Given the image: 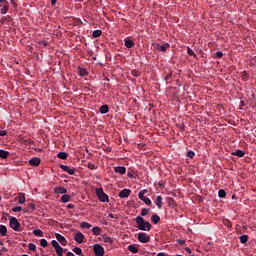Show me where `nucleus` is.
<instances>
[{"instance_id": "8fccbe9b", "label": "nucleus", "mask_w": 256, "mask_h": 256, "mask_svg": "<svg viewBox=\"0 0 256 256\" xmlns=\"http://www.w3.org/2000/svg\"><path fill=\"white\" fill-rule=\"evenodd\" d=\"M176 242H177L178 244H180V246H183V245H185V243H186L185 240H181V239L176 240Z\"/></svg>"}, {"instance_id": "7c9ffc66", "label": "nucleus", "mask_w": 256, "mask_h": 256, "mask_svg": "<svg viewBox=\"0 0 256 256\" xmlns=\"http://www.w3.org/2000/svg\"><path fill=\"white\" fill-rule=\"evenodd\" d=\"M70 195H63L61 198L62 203H69L70 202Z\"/></svg>"}, {"instance_id": "b1692460", "label": "nucleus", "mask_w": 256, "mask_h": 256, "mask_svg": "<svg viewBox=\"0 0 256 256\" xmlns=\"http://www.w3.org/2000/svg\"><path fill=\"white\" fill-rule=\"evenodd\" d=\"M65 251H67V249H63L62 247L55 248L56 256H63V252Z\"/></svg>"}, {"instance_id": "0e129e2a", "label": "nucleus", "mask_w": 256, "mask_h": 256, "mask_svg": "<svg viewBox=\"0 0 256 256\" xmlns=\"http://www.w3.org/2000/svg\"><path fill=\"white\" fill-rule=\"evenodd\" d=\"M157 256H164V253L163 252H159V253H157Z\"/></svg>"}, {"instance_id": "c9c22d12", "label": "nucleus", "mask_w": 256, "mask_h": 256, "mask_svg": "<svg viewBox=\"0 0 256 256\" xmlns=\"http://www.w3.org/2000/svg\"><path fill=\"white\" fill-rule=\"evenodd\" d=\"M218 196H219V198H221V199L226 198V191L223 190V189L219 190Z\"/></svg>"}, {"instance_id": "ddd939ff", "label": "nucleus", "mask_w": 256, "mask_h": 256, "mask_svg": "<svg viewBox=\"0 0 256 256\" xmlns=\"http://www.w3.org/2000/svg\"><path fill=\"white\" fill-rule=\"evenodd\" d=\"M155 203H156L157 209H159V210L163 209V197L162 196H157Z\"/></svg>"}, {"instance_id": "864d4df0", "label": "nucleus", "mask_w": 256, "mask_h": 256, "mask_svg": "<svg viewBox=\"0 0 256 256\" xmlns=\"http://www.w3.org/2000/svg\"><path fill=\"white\" fill-rule=\"evenodd\" d=\"M75 205L74 204H67V209H74Z\"/></svg>"}, {"instance_id": "69168bd1", "label": "nucleus", "mask_w": 256, "mask_h": 256, "mask_svg": "<svg viewBox=\"0 0 256 256\" xmlns=\"http://www.w3.org/2000/svg\"><path fill=\"white\" fill-rule=\"evenodd\" d=\"M2 251L6 252V251H7V249H6L5 247H2Z\"/></svg>"}, {"instance_id": "37998d69", "label": "nucleus", "mask_w": 256, "mask_h": 256, "mask_svg": "<svg viewBox=\"0 0 256 256\" xmlns=\"http://www.w3.org/2000/svg\"><path fill=\"white\" fill-rule=\"evenodd\" d=\"M133 77L137 78L140 76V73L138 70L133 69L130 73Z\"/></svg>"}, {"instance_id": "a878e982", "label": "nucleus", "mask_w": 256, "mask_h": 256, "mask_svg": "<svg viewBox=\"0 0 256 256\" xmlns=\"http://www.w3.org/2000/svg\"><path fill=\"white\" fill-rule=\"evenodd\" d=\"M103 241H104V243H107V244H110V245L113 244V239L109 236H106V235L103 236Z\"/></svg>"}, {"instance_id": "473e14b6", "label": "nucleus", "mask_w": 256, "mask_h": 256, "mask_svg": "<svg viewBox=\"0 0 256 256\" xmlns=\"http://www.w3.org/2000/svg\"><path fill=\"white\" fill-rule=\"evenodd\" d=\"M168 205H169V207H171V208H175V206H176L175 199H173V198H168Z\"/></svg>"}, {"instance_id": "4c0bfd02", "label": "nucleus", "mask_w": 256, "mask_h": 256, "mask_svg": "<svg viewBox=\"0 0 256 256\" xmlns=\"http://www.w3.org/2000/svg\"><path fill=\"white\" fill-rule=\"evenodd\" d=\"M33 140L30 139H26V140H22V144L26 145V146H31L33 145Z\"/></svg>"}, {"instance_id": "680f3d73", "label": "nucleus", "mask_w": 256, "mask_h": 256, "mask_svg": "<svg viewBox=\"0 0 256 256\" xmlns=\"http://www.w3.org/2000/svg\"><path fill=\"white\" fill-rule=\"evenodd\" d=\"M0 3L4 4L3 6H7V5L9 4V2H8V1L0 2Z\"/></svg>"}, {"instance_id": "7ed1b4c3", "label": "nucleus", "mask_w": 256, "mask_h": 256, "mask_svg": "<svg viewBox=\"0 0 256 256\" xmlns=\"http://www.w3.org/2000/svg\"><path fill=\"white\" fill-rule=\"evenodd\" d=\"M96 196H98L99 201L103 203H108L110 201L103 188H96Z\"/></svg>"}, {"instance_id": "6e6552de", "label": "nucleus", "mask_w": 256, "mask_h": 256, "mask_svg": "<svg viewBox=\"0 0 256 256\" xmlns=\"http://www.w3.org/2000/svg\"><path fill=\"white\" fill-rule=\"evenodd\" d=\"M131 193L130 189H123L122 191H120V193H118V197L125 199V198H129Z\"/></svg>"}, {"instance_id": "2eb2a0df", "label": "nucleus", "mask_w": 256, "mask_h": 256, "mask_svg": "<svg viewBox=\"0 0 256 256\" xmlns=\"http://www.w3.org/2000/svg\"><path fill=\"white\" fill-rule=\"evenodd\" d=\"M108 112H110V107L107 104L99 107V113H101L102 115H105Z\"/></svg>"}, {"instance_id": "423d86ee", "label": "nucleus", "mask_w": 256, "mask_h": 256, "mask_svg": "<svg viewBox=\"0 0 256 256\" xmlns=\"http://www.w3.org/2000/svg\"><path fill=\"white\" fill-rule=\"evenodd\" d=\"M137 240H139L140 243L146 244L151 242V237H149L146 233H139L137 234Z\"/></svg>"}, {"instance_id": "c03bdc74", "label": "nucleus", "mask_w": 256, "mask_h": 256, "mask_svg": "<svg viewBox=\"0 0 256 256\" xmlns=\"http://www.w3.org/2000/svg\"><path fill=\"white\" fill-rule=\"evenodd\" d=\"M186 157L193 159V157H195V152L193 151H188V153H186Z\"/></svg>"}, {"instance_id": "f03ea898", "label": "nucleus", "mask_w": 256, "mask_h": 256, "mask_svg": "<svg viewBox=\"0 0 256 256\" xmlns=\"http://www.w3.org/2000/svg\"><path fill=\"white\" fill-rule=\"evenodd\" d=\"M10 229L21 232L23 231V228L21 227V223L16 219V217H10V222H9Z\"/></svg>"}, {"instance_id": "20e7f679", "label": "nucleus", "mask_w": 256, "mask_h": 256, "mask_svg": "<svg viewBox=\"0 0 256 256\" xmlns=\"http://www.w3.org/2000/svg\"><path fill=\"white\" fill-rule=\"evenodd\" d=\"M92 251L95 256H105V248L100 244H94V246H92Z\"/></svg>"}, {"instance_id": "bb28decb", "label": "nucleus", "mask_w": 256, "mask_h": 256, "mask_svg": "<svg viewBox=\"0 0 256 256\" xmlns=\"http://www.w3.org/2000/svg\"><path fill=\"white\" fill-rule=\"evenodd\" d=\"M101 34H103V31H101V30H94L92 32V38H98V37L101 36Z\"/></svg>"}, {"instance_id": "ea45409f", "label": "nucleus", "mask_w": 256, "mask_h": 256, "mask_svg": "<svg viewBox=\"0 0 256 256\" xmlns=\"http://www.w3.org/2000/svg\"><path fill=\"white\" fill-rule=\"evenodd\" d=\"M172 77H173V72L169 71V73L164 76V81L168 82Z\"/></svg>"}, {"instance_id": "f704fd0d", "label": "nucleus", "mask_w": 256, "mask_h": 256, "mask_svg": "<svg viewBox=\"0 0 256 256\" xmlns=\"http://www.w3.org/2000/svg\"><path fill=\"white\" fill-rule=\"evenodd\" d=\"M79 75L80 77H85L87 75V70L79 67Z\"/></svg>"}, {"instance_id": "13d9d810", "label": "nucleus", "mask_w": 256, "mask_h": 256, "mask_svg": "<svg viewBox=\"0 0 256 256\" xmlns=\"http://www.w3.org/2000/svg\"><path fill=\"white\" fill-rule=\"evenodd\" d=\"M128 178L133 179L134 178V174H132L131 172H128Z\"/></svg>"}, {"instance_id": "603ef678", "label": "nucleus", "mask_w": 256, "mask_h": 256, "mask_svg": "<svg viewBox=\"0 0 256 256\" xmlns=\"http://www.w3.org/2000/svg\"><path fill=\"white\" fill-rule=\"evenodd\" d=\"M7 135V132L4 130H0V137H4Z\"/></svg>"}, {"instance_id": "a211bd4d", "label": "nucleus", "mask_w": 256, "mask_h": 256, "mask_svg": "<svg viewBox=\"0 0 256 256\" xmlns=\"http://www.w3.org/2000/svg\"><path fill=\"white\" fill-rule=\"evenodd\" d=\"M10 153L6 150H0V158L6 160L9 157Z\"/></svg>"}, {"instance_id": "e2e57ef3", "label": "nucleus", "mask_w": 256, "mask_h": 256, "mask_svg": "<svg viewBox=\"0 0 256 256\" xmlns=\"http://www.w3.org/2000/svg\"><path fill=\"white\" fill-rule=\"evenodd\" d=\"M30 208H31V209H33V210H35V209H36V207H35V205H34V204H31V205H30Z\"/></svg>"}, {"instance_id": "f257e3e1", "label": "nucleus", "mask_w": 256, "mask_h": 256, "mask_svg": "<svg viewBox=\"0 0 256 256\" xmlns=\"http://www.w3.org/2000/svg\"><path fill=\"white\" fill-rule=\"evenodd\" d=\"M135 223L137 224V229L140 231H151V223L146 222L141 216L135 218Z\"/></svg>"}, {"instance_id": "f8f14e48", "label": "nucleus", "mask_w": 256, "mask_h": 256, "mask_svg": "<svg viewBox=\"0 0 256 256\" xmlns=\"http://www.w3.org/2000/svg\"><path fill=\"white\" fill-rule=\"evenodd\" d=\"M116 174L125 175L127 173V169L124 166H116L114 168Z\"/></svg>"}, {"instance_id": "6e6d98bb", "label": "nucleus", "mask_w": 256, "mask_h": 256, "mask_svg": "<svg viewBox=\"0 0 256 256\" xmlns=\"http://www.w3.org/2000/svg\"><path fill=\"white\" fill-rule=\"evenodd\" d=\"M108 216L111 218V219H118V217H115V215H113V214H108Z\"/></svg>"}, {"instance_id": "a19ab883", "label": "nucleus", "mask_w": 256, "mask_h": 256, "mask_svg": "<svg viewBox=\"0 0 256 256\" xmlns=\"http://www.w3.org/2000/svg\"><path fill=\"white\" fill-rule=\"evenodd\" d=\"M72 251L79 256L82 255V250L79 247H75L74 249H72Z\"/></svg>"}, {"instance_id": "79ce46f5", "label": "nucleus", "mask_w": 256, "mask_h": 256, "mask_svg": "<svg viewBox=\"0 0 256 256\" xmlns=\"http://www.w3.org/2000/svg\"><path fill=\"white\" fill-rule=\"evenodd\" d=\"M51 246H53V249L62 248V247H60V245L58 244L57 240L51 241Z\"/></svg>"}, {"instance_id": "338daca9", "label": "nucleus", "mask_w": 256, "mask_h": 256, "mask_svg": "<svg viewBox=\"0 0 256 256\" xmlns=\"http://www.w3.org/2000/svg\"><path fill=\"white\" fill-rule=\"evenodd\" d=\"M11 2H12V5L16 6V3L13 0H11Z\"/></svg>"}, {"instance_id": "5fc2aeb1", "label": "nucleus", "mask_w": 256, "mask_h": 256, "mask_svg": "<svg viewBox=\"0 0 256 256\" xmlns=\"http://www.w3.org/2000/svg\"><path fill=\"white\" fill-rule=\"evenodd\" d=\"M57 5V0H51V6Z\"/></svg>"}, {"instance_id": "3c124183", "label": "nucleus", "mask_w": 256, "mask_h": 256, "mask_svg": "<svg viewBox=\"0 0 256 256\" xmlns=\"http://www.w3.org/2000/svg\"><path fill=\"white\" fill-rule=\"evenodd\" d=\"M216 57H217V58H223V52L217 51V52H216Z\"/></svg>"}, {"instance_id": "e433bc0d", "label": "nucleus", "mask_w": 256, "mask_h": 256, "mask_svg": "<svg viewBox=\"0 0 256 256\" xmlns=\"http://www.w3.org/2000/svg\"><path fill=\"white\" fill-rule=\"evenodd\" d=\"M149 214V209L142 208V211L140 212V216L146 217Z\"/></svg>"}, {"instance_id": "dca6fc26", "label": "nucleus", "mask_w": 256, "mask_h": 256, "mask_svg": "<svg viewBox=\"0 0 256 256\" xmlns=\"http://www.w3.org/2000/svg\"><path fill=\"white\" fill-rule=\"evenodd\" d=\"M150 221L154 223V225H157L161 221V218L157 214H154L150 217Z\"/></svg>"}, {"instance_id": "2f4dec72", "label": "nucleus", "mask_w": 256, "mask_h": 256, "mask_svg": "<svg viewBox=\"0 0 256 256\" xmlns=\"http://www.w3.org/2000/svg\"><path fill=\"white\" fill-rule=\"evenodd\" d=\"M0 7H2V9L0 10V13L2 14V15H5V14H7V12L9 11V6H2V5H0Z\"/></svg>"}, {"instance_id": "412c9836", "label": "nucleus", "mask_w": 256, "mask_h": 256, "mask_svg": "<svg viewBox=\"0 0 256 256\" xmlns=\"http://www.w3.org/2000/svg\"><path fill=\"white\" fill-rule=\"evenodd\" d=\"M233 156L243 158L245 157V151L243 150H236V152H233Z\"/></svg>"}, {"instance_id": "774afa93", "label": "nucleus", "mask_w": 256, "mask_h": 256, "mask_svg": "<svg viewBox=\"0 0 256 256\" xmlns=\"http://www.w3.org/2000/svg\"><path fill=\"white\" fill-rule=\"evenodd\" d=\"M253 109H255V111H256V103H255V105H253V107H252Z\"/></svg>"}, {"instance_id": "9d476101", "label": "nucleus", "mask_w": 256, "mask_h": 256, "mask_svg": "<svg viewBox=\"0 0 256 256\" xmlns=\"http://www.w3.org/2000/svg\"><path fill=\"white\" fill-rule=\"evenodd\" d=\"M55 237L58 243H60L62 246H67V240L65 239V237H63L61 234H56Z\"/></svg>"}, {"instance_id": "5701e85b", "label": "nucleus", "mask_w": 256, "mask_h": 256, "mask_svg": "<svg viewBox=\"0 0 256 256\" xmlns=\"http://www.w3.org/2000/svg\"><path fill=\"white\" fill-rule=\"evenodd\" d=\"M7 235V227L0 225V236L5 237Z\"/></svg>"}, {"instance_id": "0eeeda50", "label": "nucleus", "mask_w": 256, "mask_h": 256, "mask_svg": "<svg viewBox=\"0 0 256 256\" xmlns=\"http://www.w3.org/2000/svg\"><path fill=\"white\" fill-rule=\"evenodd\" d=\"M60 169H62V171L67 173L68 175L75 174V168H69V166H66L64 164H60Z\"/></svg>"}, {"instance_id": "4d7b16f0", "label": "nucleus", "mask_w": 256, "mask_h": 256, "mask_svg": "<svg viewBox=\"0 0 256 256\" xmlns=\"http://www.w3.org/2000/svg\"><path fill=\"white\" fill-rule=\"evenodd\" d=\"M185 251H186V253H188V254H192V250H190V248H185Z\"/></svg>"}, {"instance_id": "f3484780", "label": "nucleus", "mask_w": 256, "mask_h": 256, "mask_svg": "<svg viewBox=\"0 0 256 256\" xmlns=\"http://www.w3.org/2000/svg\"><path fill=\"white\" fill-rule=\"evenodd\" d=\"M128 251H130V253H132V254H137V253H139V248H137V246L132 244V245L128 246Z\"/></svg>"}, {"instance_id": "39448f33", "label": "nucleus", "mask_w": 256, "mask_h": 256, "mask_svg": "<svg viewBox=\"0 0 256 256\" xmlns=\"http://www.w3.org/2000/svg\"><path fill=\"white\" fill-rule=\"evenodd\" d=\"M147 193V190L144 189V190H140L139 192V199L140 201L144 202L145 205L147 206H151L152 205V202H151V199L147 198L145 195Z\"/></svg>"}, {"instance_id": "393cba45", "label": "nucleus", "mask_w": 256, "mask_h": 256, "mask_svg": "<svg viewBox=\"0 0 256 256\" xmlns=\"http://www.w3.org/2000/svg\"><path fill=\"white\" fill-rule=\"evenodd\" d=\"M91 227H93V225L89 224L88 222L80 223V228L82 229H91Z\"/></svg>"}, {"instance_id": "052dcab7", "label": "nucleus", "mask_w": 256, "mask_h": 256, "mask_svg": "<svg viewBox=\"0 0 256 256\" xmlns=\"http://www.w3.org/2000/svg\"><path fill=\"white\" fill-rule=\"evenodd\" d=\"M67 256H75L72 252H67Z\"/></svg>"}, {"instance_id": "cd10ccee", "label": "nucleus", "mask_w": 256, "mask_h": 256, "mask_svg": "<svg viewBox=\"0 0 256 256\" xmlns=\"http://www.w3.org/2000/svg\"><path fill=\"white\" fill-rule=\"evenodd\" d=\"M239 242H241V244L248 242V235L239 236Z\"/></svg>"}, {"instance_id": "de8ad7c7", "label": "nucleus", "mask_w": 256, "mask_h": 256, "mask_svg": "<svg viewBox=\"0 0 256 256\" xmlns=\"http://www.w3.org/2000/svg\"><path fill=\"white\" fill-rule=\"evenodd\" d=\"M87 168L94 170L96 169V166L93 163H87Z\"/></svg>"}, {"instance_id": "aec40b11", "label": "nucleus", "mask_w": 256, "mask_h": 256, "mask_svg": "<svg viewBox=\"0 0 256 256\" xmlns=\"http://www.w3.org/2000/svg\"><path fill=\"white\" fill-rule=\"evenodd\" d=\"M101 228L100 227H92V235L99 236L101 235Z\"/></svg>"}, {"instance_id": "09e8293b", "label": "nucleus", "mask_w": 256, "mask_h": 256, "mask_svg": "<svg viewBox=\"0 0 256 256\" xmlns=\"http://www.w3.org/2000/svg\"><path fill=\"white\" fill-rule=\"evenodd\" d=\"M26 202V198L24 196L19 197V204L23 205Z\"/></svg>"}, {"instance_id": "1a4fd4ad", "label": "nucleus", "mask_w": 256, "mask_h": 256, "mask_svg": "<svg viewBox=\"0 0 256 256\" xmlns=\"http://www.w3.org/2000/svg\"><path fill=\"white\" fill-rule=\"evenodd\" d=\"M74 241L79 244H82V242H84V235L81 232L75 233Z\"/></svg>"}, {"instance_id": "c756f323", "label": "nucleus", "mask_w": 256, "mask_h": 256, "mask_svg": "<svg viewBox=\"0 0 256 256\" xmlns=\"http://www.w3.org/2000/svg\"><path fill=\"white\" fill-rule=\"evenodd\" d=\"M186 53H187L188 55H190L191 57H193V58H196V57H197V55L195 54V52H193V50H192L190 47L186 48Z\"/></svg>"}, {"instance_id": "c85d7f7f", "label": "nucleus", "mask_w": 256, "mask_h": 256, "mask_svg": "<svg viewBox=\"0 0 256 256\" xmlns=\"http://www.w3.org/2000/svg\"><path fill=\"white\" fill-rule=\"evenodd\" d=\"M33 235L37 237H43V231L40 229L33 230Z\"/></svg>"}, {"instance_id": "72a5a7b5", "label": "nucleus", "mask_w": 256, "mask_h": 256, "mask_svg": "<svg viewBox=\"0 0 256 256\" xmlns=\"http://www.w3.org/2000/svg\"><path fill=\"white\" fill-rule=\"evenodd\" d=\"M168 48H169V44L166 43V44L159 46V51L165 52L166 50H168Z\"/></svg>"}, {"instance_id": "6ab92c4d", "label": "nucleus", "mask_w": 256, "mask_h": 256, "mask_svg": "<svg viewBox=\"0 0 256 256\" xmlns=\"http://www.w3.org/2000/svg\"><path fill=\"white\" fill-rule=\"evenodd\" d=\"M56 157H58L60 160H67V157H69V155L66 152H58Z\"/></svg>"}, {"instance_id": "4be33fe9", "label": "nucleus", "mask_w": 256, "mask_h": 256, "mask_svg": "<svg viewBox=\"0 0 256 256\" xmlns=\"http://www.w3.org/2000/svg\"><path fill=\"white\" fill-rule=\"evenodd\" d=\"M125 47H127L128 49L133 48L134 47V41H132L130 39H125Z\"/></svg>"}, {"instance_id": "9b49d317", "label": "nucleus", "mask_w": 256, "mask_h": 256, "mask_svg": "<svg viewBox=\"0 0 256 256\" xmlns=\"http://www.w3.org/2000/svg\"><path fill=\"white\" fill-rule=\"evenodd\" d=\"M41 160L38 157H34L31 158V160H29V165L33 166V167H38L40 166Z\"/></svg>"}, {"instance_id": "bf43d9fd", "label": "nucleus", "mask_w": 256, "mask_h": 256, "mask_svg": "<svg viewBox=\"0 0 256 256\" xmlns=\"http://www.w3.org/2000/svg\"><path fill=\"white\" fill-rule=\"evenodd\" d=\"M41 44H43V46H48V41H43V42H41Z\"/></svg>"}, {"instance_id": "49530a36", "label": "nucleus", "mask_w": 256, "mask_h": 256, "mask_svg": "<svg viewBox=\"0 0 256 256\" xmlns=\"http://www.w3.org/2000/svg\"><path fill=\"white\" fill-rule=\"evenodd\" d=\"M23 208L21 207V206H17V207H14V208H12V212H21V210H22Z\"/></svg>"}, {"instance_id": "a18cd8bd", "label": "nucleus", "mask_w": 256, "mask_h": 256, "mask_svg": "<svg viewBox=\"0 0 256 256\" xmlns=\"http://www.w3.org/2000/svg\"><path fill=\"white\" fill-rule=\"evenodd\" d=\"M28 249L31 251H36V245H34L33 243H29L28 244Z\"/></svg>"}, {"instance_id": "4468645a", "label": "nucleus", "mask_w": 256, "mask_h": 256, "mask_svg": "<svg viewBox=\"0 0 256 256\" xmlns=\"http://www.w3.org/2000/svg\"><path fill=\"white\" fill-rule=\"evenodd\" d=\"M55 194L64 195L67 193V189L63 188L62 186H58L54 189Z\"/></svg>"}, {"instance_id": "58836bf2", "label": "nucleus", "mask_w": 256, "mask_h": 256, "mask_svg": "<svg viewBox=\"0 0 256 256\" xmlns=\"http://www.w3.org/2000/svg\"><path fill=\"white\" fill-rule=\"evenodd\" d=\"M39 245L43 248L48 246V242L45 239L39 240Z\"/></svg>"}]
</instances>
